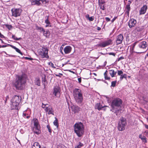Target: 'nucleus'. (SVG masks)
<instances>
[{
    "instance_id": "nucleus-59",
    "label": "nucleus",
    "mask_w": 148,
    "mask_h": 148,
    "mask_svg": "<svg viewBox=\"0 0 148 148\" xmlns=\"http://www.w3.org/2000/svg\"><path fill=\"white\" fill-rule=\"evenodd\" d=\"M137 51L136 52V53H142L143 52H139V51L138 49H137Z\"/></svg>"
},
{
    "instance_id": "nucleus-64",
    "label": "nucleus",
    "mask_w": 148,
    "mask_h": 148,
    "mask_svg": "<svg viewBox=\"0 0 148 148\" xmlns=\"http://www.w3.org/2000/svg\"><path fill=\"white\" fill-rule=\"evenodd\" d=\"M107 72V71H106V72L104 73V76H105L107 75V73H106Z\"/></svg>"
},
{
    "instance_id": "nucleus-26",
    "label": "nucleus",
    "mask_w": 148,
    "mask_h": 148,
    "mask_svg": "<svg viewBox=\"0 0 148 148\" xmlns=\"http://www.w3.org/2000/svg\"><path fill=\"white\" fill-rule=\"evenodd\" d=\"M109 71L110 74L112 77H114L116 73V72H115L114 70H110Z\"/></svg>"
},
{
    "instance_id": "nucleus-21",
    "label": "nucleus",
    "mask_w": 148,
    "mask_h": 148,
    "mask_svg": "<svg viewBox=\"0 0 148 148\" xmlns=\"http://www.w3.org/2000/svg\"><path fill=\"white\" fill-rule=\"evenodd\" d=\"M8 45L10 46L12 48L15 50L18 53L20 54L21 55H23V53L18 48L16 47L15 46L12 45L8 44Z\"/></svg>"
},
{
    "instance_id": "nucleus-50",
    "label": "nucleus",
    "mask_w": 148,
    "mask_h": 148,
    "mask_svg": "<svg viewBox=\"0 0 148 148\" xmlns=\"http://www.w3.org/2000/svg\"><path fill=\"white\" fill-rule=\"evenodd\" d=\"M104 77H105V79H106L109 80L110 79V77H108V76L107 75L105 76H104Z\"/></svg>"
},
{
    "instance_id": "nucleus-24",
    "label": "nucleus",
    "mask_w": 148,
    "mask_h": 148,
    "mask_svg": "<svg viewBox=\"0 0 148 148\" xmlns=\"http://www.w3.org/2000/svg\"><path fill=\"white\" fill-rule=\"evenodd\" d=\"M40 146L39 143L37 142H35L33 143L32 148H40Z\"/></svg>"
},
{
    "instance_id": "nucleus-38",
    "label": "nucleus",
    "mask_w": 148,
    "mask_h": 148,
    "mask_svg": "<svg viewBox=\"0 0 148 148\" xmlns=\"http://www.w3.org/2000/svg\"><path fill=\"white\" fill-rule=\"evenodd\" d=\"M23 116L24 117L26 118L27 119H28L30 117V116L28 115V114L24 113H23Z\"/></svg>"
},
{
    "instance_id": "nucleus-41",
    "label": "nucleus",
    "mask_w": 148,
    "mask_h": 148,
    "mask_svg": "<svg viewBox=\"0 0 148 148\" xmlns=\"http://www.w3.org/2000/svg\"><path fill=\"white\" fill-rule=\"evenodd\" d=\"M117 73H118V75H120L121 76V75H122L123 74V72L122 71H121V70H118V71H117Z\"/></svg>"
},
{
    "instance_id": "nucleus-25",
    "label": "nucleus",
    "mask_w": 148,
    "mask_h": 148,
    "mask_svg": "<svg viewBox=\"0 0 148 148\" xmlns=\"http://www.w3.org/2000/svg\"><path fill=\"white\" fill-rule=\"evenodd\" d=\"M36 26V29L37 30L39 31L40 32H43L45 29L44 28H43L42 27H39L38 26V25H35Z\"/></svg>"
},
{
    "instance_id": "nucleus-49",
    "label": "nucleus",
    "mask_w": 148,
    "mask_h": 148,
    "mask_svg": "<svg viewBox=\"0 0 148 148\" xmlns=\"http://www.w3.org/2000/svg\"><path fill=\"white\" fill-rule=\"evenodd\" d=\"M108 54L110 55H113V56H115V55H116V54L115 53H112V52L109 53H108Z\"/></svg>"
},
{
    "instance_id": "nucleus-1",
    "label": "nucleus",
    "mask_w": 148,
    "mask_h": 148,
    "mask_svg": "<svg viewBox=\"0 0 148 148\" xmlns=\"http://www.w3.org/2000/svg\"><path fill=\"white\" fill-rule=\"evenodd\" d=\"M122 103V100L120 98L114 99L112 101L110 104V106L111 107L110 111L114 112L116 115H117L119 111L121 110L120 108H121V106Z\"/></svg>"
},
{
    "instance_id": "nucleus-39",
    "label": "nucleus",
    "mask_w": 148,
    "mask_h": 148,
    "mask_svg": "<svg viewBox=\"0 0 148 148\" xmlns=\"http://www.w3.org/2000/svg\"><path fill=\"white\" fill-rule=\"evenodd\" d=\"M48 106L49 105L47 104H44L43 103H42V108H45V109H46V108H47V107H48Z\"/></svg>"
},
{
    "instance_id": "nucleus-20",
    "label": "nucleus",
    "mask_w": 148,
    "mask_h": 148,
    "mask_svg": "<svg viewBox=\"0 0 148 148\" xmlns=\"http://www.w3.org/2000/svg\"><path fill=\"white\" fill-rule=\"evenodd\" d=\"M71 50V48L70 46L66 47L64 49V53L66 54H68L70 53Z\"/></svg>"
},
{
    "instance_id": "nucleus-33",
    "label": "nucleus",
    "mask_w": 148,
    "mask_h": 148,
    "mask_svg": "<svg viewBox=\"0 0 148 148\" xmlns=\"http://www.w3.org/2000/svg\"><path fill=\"white\" fill-rule=\"evenodd\" d=\"M99 5H103L105 4V0H99L98 1Z\"/></svg>"
},
{
    "instance_id": "nucleus-10",
    "label": "nucleus",
    "mask_w": 148,
    "mask_h": 148,
    "mask_svg": "<svg viewBox=\"0 0 148 148\" xmlns=\"http://www.w3.org/2000/svg\"><path fill=\"white\" fill-rule=\"evenodd\" d=\"M12 15L17 17L20 15L22 12V10L20 8H13L11 10Z\"/></svg>"
},
{
    "instance_id": "nucleus-37",
    "label": "nucleus",
    "mask_w": 148,
    "mask_h": 148,
    "mask_svg": "<svg viewBox=\"0 0 148 148\" xmlns=\"http://www.w3.org/2000/svg\"><path fill=\"white\" fill-rule=\"evenodd\" d=\"M47 127L48 129L49 132L51 134V129L49 125H47Z\"/></svg>"
},
{
    "instance_id": "nucleus-46",
    "label": "nucleus",
    "mask_w": 148,
    "mask_h": 148,
    "mask_svg": "<svg viewBox=\"0 0 148 148\" xmlns=\"http://www.w3.org/2000/svg\"><path fill=\"white\" fill-rule=\"evenodd\" d=\"M126 10H127L128 11H130V6H129V5H126Z\"/></svg>"
},
{
    "instance_id": "nucleus-6",
    "label": "nucleus",
    "mask_w": 148,
    "mask_h": 148,
    "mask_svg": "<svg viewBox=\"0 0 148 148\" xmlns=\"http://www.w3.org/2000/svg\"><path fill=\"white\" fill-rule=\"evenodd\" d=\"M127 124L126 119L122 117H121L119 119L117 127L119 130L121 131L124 130L125 129V127Z\"/></svg>"
},
{
    "instance_id": "nucleus-63",
    "label": "nucleus",
    "mask_w": 148,
    "mask_h": 148,
    "mask_svg": "<svg viewBox=\"0 0 148 148\" xmlns=\"http://www.w3.org/2000/svg\"><path fill=\"white\" fill-rule=\"evenodd\" d=\"M7 46L6 45H3L1 46V47L4 48L6 47Z\"/></svg>"
},
{
    "instance_id": "nucleus-42",
    "label": "nucleus",
    "mask_w": 148,
    "mask_h": 148,
    "mask_svg": "<svg viewBox=\"0 0 148 148\" xmlns=\"http://www.w3.org/2000/svg\"><path fill=\"white\" fill-rule=\"evenodd\" d=\"M57 148H66V147L63 145H58Z\"/></svg>"
},
{
    "instance_id": "nucleus-29",
    "label": "nucleus",
    "mask_w": 148,
    "mask_h": 148,
    "mask_svg": "<svg viewBox=\"0 0 148 148\" xmlns=\"http://www.w3.org/2000/svg\"><path fill=\"white\" fill-rule=\"evenodd\" d=\"M79 144L78 145L75 146V148H81L82 147L84 146V145L83 143L80 142H79Z\"/></svg>"
},
{
    "instance_id": "nucleus-40",
    "label": "nucleus",
    "mask_w": 148,
    "mask_h": 148,
    "mask_svg": "<svg viewBox=\"0 0 148 148\" xmlns=\"http://www.w3.org/2000/svg\"><path fill=\"white\" fill-rule=\"evenodd\" d=\"M143 100L145 101V103L148 102V97H143Z\"/></svg>"
},
{
    "instance_id": "nucleus-61",
    "label": "nucleus",
    "mask_w": 148,
    "mask_h": 148,
    "mask_svg": "<svg viewBox=\"0 0 148 148\" xmlns=\"http://www.w3.org/2000/svg\"><path fill=\"white\" fill-rule=\"evenodd\" d=\"M144 126L146 128L148 129V125H147L146 124H145Z\"/></svg>"
},
{
    "instance_id": "nucleus-51",
    "label": "nucleus",
    "mask_w": 148,
    "mask_h": 148,
    "mask_svg": "<svg viewBox=\"0 0 148 148\" xmlns=\"http://www.w3.org/2000/svg\"><path fill=\"white\" fill-rule=\"evenodd\" d=\"M26 60H32L33 59L31 58H30L27 57H25L24 58Z\"/></svg>"
},
{
    "instance_id": "nucleus-2",
    "label": "nucleus",
    "mask_w": 148,
    "mask_h": 148,
    "mask_svg": "<svg viewBox=\"0 0 148 148\" xmlns=\"http://www.w3.org/2000/svg\"><path fill=\"white\" fill-rule=\"evenodd\" d=\"M26 75L25 74L18 76L17 80L15 83V86L17 89H23L24 87V84L26 82Z\"/></svg>"
},
{
    "instance_id": "nucleus-17",
    "label": "nucleus",
    "mask_w": 148,
    "mask_h": 148,
    "mask_svg": "<svg viewBox=\"0 0 148 148\" xmlns=\"http://www.w3.org/2000/svg\"><path fill=\"white\" fill-rule=\"evenodd\" d=\"M45 110L46 112H48L49 114H54L53 110L50 106H49L48 107H47V108L45 109Z\"/></svg>"
},
{
    "instance_id": "nucleus-15",
    "label": "nucleus",
    "mask_w": 148,
    "mask_h": 148,
    "mask_svg": "<svg viewBox=\"0 0 148 148\" xmlns=\"http://www.w3.org/2000/svg\"><path fill=\"white\" fill-rule=\"evenodd\" d=\"M147 46V42L145 41H143L140 42L138 45V47L140 49H146Z\"/></svg>"
},
{
    "instance_id": "nucleus-60",
    "label": "nucleus",
    "mask_w": 148,
    "mask_h": 148,
    "mask_svg": "<svg viewBox=\"0 0 148 148\" xmlns=\"http://www.w3.org/2000/svg\"><path fill=\"white\" fill-rule=\"evenodd\" d=\"M86 18H87V19H88L90 17L89 16V15L88 14H87L86 16Z\"/></svg>"
},
{
    "instance_id": "nucleus-22",
    "label": "nucleus",
    "mask_w": 148,
    "mask_h": 148,
    "mask_svg": "<svg viewBox=\"0 0 148 148\" xmlns=\"http://www.w3.org/2000/svg\"><path fill=\"white\" fill-rule=\"evenodd\" d=\"M139 138L141 139L143 142L145 143H147V138L145 136H142L141 134H140L139 135Z\"/></svg>"
},
{
    "instance_id": "nucleus-47",
    "label": "nucleus",
    "mask_w": 148,
    "mask_h": 148,
    "mask_svg": "<svg viewBox=\"0 0 148 148\" xmlns=\"http://www.w3.org/2000/svg\"><path fill=\"white\" fill-rule=\"evenodd\" d=\"M94 19V16H91L88 19L90 21H92Z\"/></svg>"
},
{
    "instance_id": "nucleus-35",
    "label": "nucleus",
    "mask_w": 148,
    "mask_h": 148,
    "mask_svg": "<svg viewBox=\"0 0 148 148\" xmlns=\"http://www.w3.org/2000/svg\"><path fill=\"white\" fill-rule=\"evenodd\" d=\"M45 23L47 24H50V22L49 20V16H47V18L45 21Z\"/></svg>"
},
{
    "instance_id": "nucleus-12",
    "label": "nucleus",
    "mask_w": 148,
    "mask_h": 148,
    "mask_svg": "<svg viewBox=\"0 0 148 148\" xmlns=\"http://www.w3.org/2000/svg\"><path fill=\"white\" fill-rule=\"evenodd\" d=\"M123 40V35L120 34L118 35L116 38V43L117 45L121 44L122 43Z\"/></svg>"
},
{
    "instance_id": "nucleus-16",
    "label": "nucleus",
    "mask_w": 148,
    "mask_h": 148,
    "mask_svg": "<svg viewBox=\"0 0 148 148\" xmlns=\"http://www.w3.org/2000/svg\"><path fill=\"white\" fill-rule=\"evenodd\" d=\"M147 9V6L146 5H144L141 8L140 10H139L140 15L144 14L146 12Z\"/></svg>"
},
{
    "instance_id": "nucleus-57",
    "label": "nucleus",
    "mask_w": 148,
    "mask_h": 148,
    "mask_svg": "<svg viewBox=\"0 0 148 148\" xmlns=\"http://www.w3.org/2000/svg\"><path fill=\"white\" fill-rule=\"evenodd\" d=\"M78 82L79 83H80L81 82V78L80 77V78H78Z\"/></svg>"
},
{
    "instance_id": "nucleus-58",
    "label": "nucleus",
    "mask_w": 148,
    "mask_h": 148,
    "mask_svg": "<svg viewBox=\"0 0 148 148\" xmlns=\"http://www.w3.org/2000/svg\"><path fill=\"white\" fill-rule=\"evenodd\" d=\"M131 3V2L130 0H129L128 1V2L127 3V4L126 5H129V6H130V5Z\"/></svg>"
},
{
    "instance_id": "nucleus-31",
    "label": "nucleus",
    "mask_w": 148,
    "mask_h": 148,
    "mask_svg": "<svg viewBox=\"0 0 148 148\" xmlns=\"http://www.w3.org/2000/svg\"><path fill=\"white\" fill-rule=\"evenodd\" d=\"M127 75L125 74L121 75L120 77V80H122L123 78L126 79Z\"/></svg>"
},
{
    "instance_id": "nucleus-5",
    "label": "nucleus",
    "mask_w": 148,
    "mask_h": 148,
    "mask_svg": "<svg viewBox=\"0 0 148 148\" xmlns=\"http://www.w3.org/2000/svg\"><path fill=\"white\" fill-rule=\"evenodd\" d=\"M21 99V97L15 95L12 98L11 105L12 110H18V105Z\"/></svg>"
},
{
    "instance_id": "nucleus-28",
    "label": "nucleus",
    "mask_w": 148,
    "mask_h": 148,
    "mask_svg": "<svg viewBox=\"0 0 148 148\" xmlns=\"http://www.w3.org/2000/svg\"><path fill=\"white\" fill-rule=\"evenodd\" d=\"M99 5L100 9H101L103 10H105L106 6L105 4H103V5Z\"/></svg>"
},
{
    "instance_id": "nucleus-27",
    "label": "nucleus",
    "mask_w": 148,
    "mask_h": 148,
    "mask_svg": "<svg viewBox=\"0 0 148 148\" xmlns=\"http://www.w3.org/2000/svg\"><path fill=\"white\" fill-rule=\"evenodd\" d=\"M35 84L38 86H40V81L39 78H37L36 79L35 81Z\"/></svg>"
},
{
    "instance_id": "nucleus-7",
    "label": "nucleus",
    "mask_w": 148,
    "mask_h": 148,
    "mask_svg": "<svg viewBox=\"0 0 148 148\" xmlns=\"http://www.w3.org/2000/svg\"><path fill=\"white\" fill-rule=\"evenodd\" d=\"M32 130L34 133L37 135L40 134L41 132L40 125L38 120L36 119H34V127Z\"/></svg>"
},
{
    "instance_id": "nucleus-9",
    "label": "nucleus",
    "mask_w": 148,
    "mask_h": 148,
    "mask_svg": "<svg viewBox=\"0 0 148 148\" xmlns=\"http://www.w3.org/2000/svg\"><path fill=\"white\" fill-rule=\"evenodd\" d=\"M48 49L47 48L42 47L41 50L39 52V54L42 58H48L49 56L48 55Z\"/></svg>"
},
{
    "instance_id": "nucleus-44",
    "label": "nucleus",
    "mask_w": 148,
    "mask_h": 148,
    "mask_svg": "<svg viewBox=\"0 0 148 148\" xmlns=\"http://www.w3.org/2000/svg\"><path fill=\"white\" fill-rule=\"evenodd\" d=\"M49 65L51 66V67L53 68H56V67L54 66V64L52 62H49Z\"/></svg>"
},
{
    "instance_id": "nucleus-53",
    "label": "nucleus",
    "mask_w": 148,
    "mask_h": 148,
    "mask_svg": "<svg viewBox=\"0 0 148 148\" xmlns=\"http://www.w3.org/2000/svg\"><path fill=\"white\" fill-rule=\"evenodd\" d=\"M105 19L106 21L107 22L109 21H110V19L108 17H106Z\"/></svg>"
},
{
    "instance_id": "nucleus-19",
    "label": "nucleus",
    "mask_w": 148,
    "mask_h": 148,
    "mask_svg": "<svg viewBox=\"0 0 148 148\" xmlns=\"http://www.w3.org/2000/svg\"><path fill=\"white\" fill-rule=\"evenodd\" d=\"M72 108L74 113L78 112L79 111L80 108L78 106L73 105Z\"/></svg>"
},
{
    "instance_id": "nucleus-36",
    "label": "nucleus",
    "mask_w": 148,
    "mask_h": 148,
    "mask_svg": "<svg viewBox=\"0 0 148 148\" xmlns=\"http://www.w3.org/2000/svg\"><path fill=\"white\" fill-rule=\"evenodd\" d=\"M116 83V81L112 82H111V86L114 87L115 86Z\"/></svg>"
},
{
    "instance_id": "nucleus-14",
    "label": "nucleus",
    "mask_w": 148,
    "mask_h": 148,
    "mask_svg": "<svg viewBox=\"0 0 148 148\" xmlns=\"http://www.w3.org/2000/svg\"><path fill=\"white\" fill-rule=\"evenodd\" d=\"M136 23V20L134 18H132L129 20L128 25L130 28H132L135 26Z\"/></svg>"
},
{
    "instance_id": "nucleus-8",
    "label": "nucleus",
    "mask_w": 148,
    "mask_h": 148,
    "mask_svg": "<svg viewBox=\"0 0 148 148\" xmlns=\"http://www.w3.org/2000/svg\"><path fill=\"white\" fill-rule=\"evenodd\" d=\"M32 4L37 6L42 5L48 3L46 0H31Z\"/></svg>"
},
{
    "instance_id": "nucleus-43",
    "label": "nucleus",
    "mask_w": 148,
    "mask_h": 148,
    "mask_svg": "<svg viewBox=\"0 0 148 148\" xmlns=\"http://www.w3.org/2000/svg\"><path fill=\"white\" fill-rule=\"evenodd\" d=\"M138 42V41H136L134 42L133 44V46L132 48V51H133L134 50V48L135 46L136 45V44Z\"/></svg>"
},
{
    "instance_id": "nucleus-3",
    "label": "nucleus",
    "mask_w": 148,
    "mask_h": 148,
    "mask_svg": "<svg viewBox=\"0 0 148 148\" xmlns=\"http://www.w3.org/2000/svg\"><path fill=\"white\" fill-rule=\"evenodd\" d=\"M73 96L76 102L77 103L80 104L82 102L83 97L82 91L80 89H74L73 90Z\"/></svg>"
},
{
    "instance_id": "nucleus-34",
    "label": "nucleus",
    "mask_w": 148,
    "mask_h": 148,
    "mask_svg": "<svg viewBox=\"0 0 148 148\" xmlns=\"http://www.w3.org/2000/svg\"><path fill=\"white\" fill-rule=\"evenodd\" d=\"M46 81V79L45 76L44 77H43L42 78V82L43 83V84L45 86H46V84L45 83Z\"/></svg>"
},
{
    "instance_id": "nucleus-4",
    "label": "nucleus",
    "mask_w": 148,
    "mask_h": 148,
    "mask_svg": "<svg viewBox=\"0 0 148 148\" xmlns=\"http://www.w3.org/2000/svg\"><path fill=\"white\" fill-rule=\"evenodd\" d=\"M74 127V132L77 136L79 137L82 136L84 133V127L83 124L81 122L76 123Z\"/></svg>"
},
{
    "instance_id": "nucleus-45",
    "label": "nucleus",
    "mask_w": 148,
    "mask_h": 148,
    "mask_svg": "<svg viewBox=\"0 0 148 148\" xmlns=\"http://www.w3.org/2000/svg\"><path fill=\"white\" fill-rule=\"evenodd\" d=\"M6 26L9 29H11L12 28V26L11 25H6Z\"/></svg>"
},
{
    "instance_id": "nucleus-30",
    "label": "nucleus",
    "mask_w": 148,
    "mask_h": 148,
    "mask_svg": "<svg viewBox=\"0 0 148 148\" xmlns=\"http://www.w3.org/2000/svg\"><path fill=\"white\" fill-rule=\"evenodd\" d=\"M55 119H56L54 120L53 122V124L54 125H55L57 127H58V120H57L56 118L55 117Z\"/></svg>"
},
{
    "instance_id": "nucleus-52",
    "label": "nucleus",
    "mask_w": 148,
    "mask_h": 148,
    "mask_svg": "<svg viewBox=\"0 0 148 148\" xmlns=\"http://www.w3.org/2000/svg\"><path fill=\"white\" fill-rule=\"evenodd\" d=\"M130 11H128L126 10L125 12V14H127L128 16H129V14Z\"/></svg>"
},
{
    "instance_id": "nucleus-55",
    "label": "nucleus",
    "mask_w": 148,
    "mask_h": 148,
    "mask_svg": "<svg viewBox=\"0 0 148 148\" xmlns=\"http://www.w3.org/2000/svg\"><path fill=\"white\" fill-rule=\"evenodd\" d=\"M3 52L5 53V54H6V55H9V56H11V57H14L15 56H14V55H9V54H7L5 52V51H3Z\"/></svg>"
},
{
    "instance_id": "nucleus-56",
    "label": "nucleus",
    "mask_w": 148,
    "mask_h": 148,
    "mask_svg": "<svg viewBox=\"0 0 148 148\" xmlns=\"http://www.w3.org/2000/svg\"><path fill=\"white\" fill-rule=\"evenodd\" d=\"M124 59V58L122 57H120L119 58L118 60V61H120V60H122V59Z\"/></svg>"
},
{
    "instance_id": "nucleus-54",
    "label": "nucleus",
    "mask_w": 148,
    "mask_h": 148,
    "mask_svg": "<svg viewBox=\"0 0 148 148\" xmlns=\"http://www.w3.org/2000/svg\"><path fill=\"white\" fill-rule=\"evenodd\" d=\"M117 18V16H115L114 17L111 21L112 22V23L114 22Z\"/></svg>"
},
{
    "instance_id": "nucleus-32",
    "label": "nucleus",
    "mask_w": 148,
    "mask_h": 148,
    "mask_svg": "<svg viewBox=\"0 0 148 148\" xmlns=\"http://www.w3.org/2000/svg\"><path fill=\"white\" fill-rule=\"evenodd\" d=\"M12 38L16 40H18L22 39L21 38H17L13 34L12 35Z\"/></svg>"
},
{
    "instance_id": "nucleus-18",
    "label": "nucleus",
    "mask_w": 148,
    "mask_h": 148,
    "mask_svg": "<svg viewBox=\"0 0 148 148\" xmlns=\"http://www.w3.org/2000/svg\"><path fill=\"white\" fill-rule=\"evenodd\" d=\"M108 107V106H102L101 105L100 103H97L95 106V108L96 109H97L99 110H101V109L105 107Z\"/></svg>"
},
{
    "instance_id": "nucleus-11",
    "label": "nucleus",
    "mask_w": 148,
    "mask_h": 148,
    "mask_svg": "<svg viewBox=\"0 0 148 148\" xmlns=\"http://www.w3.org/2000/svg\"><path fill=\"white\" fill-rule=\"evenodd\" d=\"M53 94L55 96L57 97H59L60 94V89L58 86H56L54 87Z\"/></svg>"
},
{
    "instance_id": "nucleus-13",
    "label": "nucleus",
    "mask_w": 148,
    "mask_h": 148,
    "mask_svg": "<svg viewBox=\"0 0 148 148\" xmlns=\"http://www.w3.org/2000/svg\"><path fill=\"white\" fill-rule=\"evenodd\" d=\"M112 42L111 40L109 39L100 44L99 46L101 47H104L106 46L112 44Z\"/></svg>"
},
{
    "instance_id": "nucleus-48",
    "label": "nucleus",
    "mask_w": 148,
    "mask_h": 148,
    "mask_svg": "<svg viewBox=\"0 0 148 148\" xmlns=\"http://www.w3.org/2000/svg\"><path fill=\"white\" fill-rule=\"evenodd\" d=\"M144 134L145 135V136H147L148 137V131L146 130L144 132Z\"/></svg>"
},
{
    "instance_id": "nucleus-62",
    "label": "nucleus",
    "mask_w": 148,
    "mask_h": 148,
    "mask_svg": "<svg viewBox=\"0 0 148 148\" xmlns=\"http://www.w3.org/2000/svg\"><path fill=\"white\" fill-rule=\"evenodd\" d=\"M0 37L1 38H4L5 37L4 36L1 34L0 35Z\"/></svg>"
},
{
    "instance_id": "nucleus-23",
    "label": "nucleus",
    "mask_w": 148,
    "mask_h": 148,
    "mask_svg": "<svg viewBox=\"0 0 148 148\" xmlns=\"http://www.w3.org/2000/svg\"><path fill=\"white\" fill-rule=\"evenodd\" d=\"M43 35L45 36L46 37L48 38L49 36L50 33L48 30L46 31L44 30L43 32Z\"/></svg>"
}]
</instances>
